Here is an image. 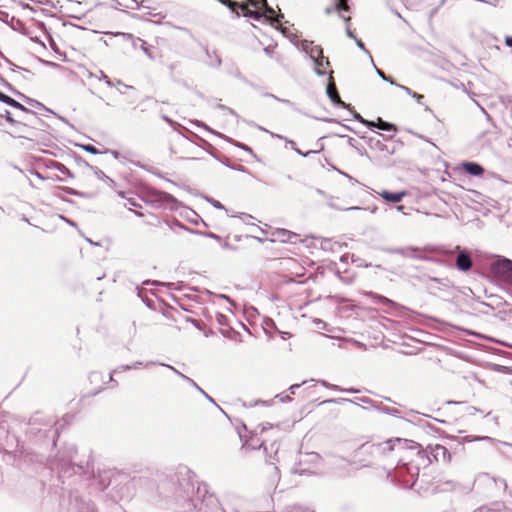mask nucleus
<instances>
[{
    "instance_id": "nucleus-1",
    "label": "nucleus",
    "mask_w": 512,
    "mask_h": 512,
    "mask_svg": "<svg viewBox=\"0 0 512 512\" xmlns=\"http://www.w3.org/2000/svg\"><path fill=\"white\" fill-rule=\"evenodd\" d=\"M419 448L420 444L402 438H392L379 443L365 442L353 451L350 458L339 457L340 460L354 466L356 470L382 465L387 460L397 461L394 471L387 470V478L394 485L410 489L412 488L419 474L417 466L403 461V452L407 448Z\"/></svg>"
},
{
    "instance_id": "nucleus-2",
    "label": "nucleus",
    "mask_w": 512,
    "mask_h": 512,
    "mask_svg": "<svg viewBox=\"0 0 512 512\" xmlns=\"http://www.w3.org/2000/svg\"><path fill=\"white\" fill-rule=\"evenodd\" d=\"M76 455V446L74 444H67L59 449L54 456L47 458L48 468L51 471L57 472L62 484H65V479L71 477L90 480L94 476V467L90 461L91 456H88V460L83 464V462L74 461Z\"/></svg>"
},
{
    "instance_id": "nucleus-3",
    "label": "nucleus",
    "mask_w": 512,
    "mask_h": 512,
    "mask_svg": "<svg viewBox=\"0 0 512 512\" xmlns=\"http://www.w3.org/2000/svg\"><path fill=\"white\" fill-rule=\"evenodd\" d=\"M40 418L33 416L29 423L27 435L35 444L56 447V441L59 437V429L56 427V421L49 419L46 423L40 424Z\"/></svg>"
},
{
    "instance_id": "nucleus-4",
    "label": "nucleus",
    "mask_w": 512,
    "mask_h": 512,
    "mask_svg": "<svg viewBox=\"0 0 512 512\" xmlns=\"http://www.w3.org/2000/svg\"><path fill=\"white\" fill-rule=\"evenodd\" d=\"M381 250L388 254H397L404 258H410L421 261H428L438 265H444L451 267V263L446 258L433 257L425 253H436L439 251V247L426 245L424 247L417 246H406V247H383Z\"/></svg>"
},
{
    "instance_id": "nucleus-5",
    "label": "nucleus",
    "mask_w": 512,
    "mask_h": 512,
    "mask_svg": "<svg viewBox=\"0 0 512 512\" xmlns=\"http://www.w3.org/2000/svg\"><path fill=\"white\" fill-rule=\"evenodd\" d=\"M144 201L156 209H170L176 211L180 202L170 193L154 188L147 189Z\"/></svg>"
},
{
    "instance_id": "nucleus-6",
    "label": "nucleus",
    "mask_w": 512,
    "mask_h": 512,
    "mask_svg": "<svg viewBox=\"0 0 512 512\" xmlns=\"http://www.w3.org/2000/svg\"><path fill=\"white\" fill-rule=\"evenodd\" d=\"M379 136L389 143L386 144L375 137L363 136L362 138L366 140V143L370 149L383 153L385 157H389L395 154L404 147V143L399 139L395 140L393 135H384L379 133Z\"/></svg>"
},
{
    "instance_id": "nucleus-7",
    "label": "nucleus",
    "mask_w": 512,
    "mask_h": 512,
    "mask_svg": "<svg viewBox=\"0 0 512 512\" xmlns=\"http://www.w3.org/2000/svg\"><path fill=\"white\" fill-rule=\"evenodd\" d=\"M437 254H441L444 256H452L456 255L455 260V268L459 270L460 272H468L471 270L473 266V259L471 252L467 250L466 248H462L461 246L457 245L452 250H447L444 248L439 247V251L436 252Z\"/></svg>"
},
{
    "instance_id": "nucleus-8",
    "label": "nucleus",
    "mask_w": 512,
    "mask_h": 512,
    "mask_svg": "<svg viewBox=\"0 0 512 512\" xmlns=\"http://www.w3.org/2000/svg\"><path fill=\"white\" fill-rule=\"evenodd\" d=\"M237 433L242 441L241 449L245 450H258L263 448L265 453L268 452V446L266 445V439H259L257 437V430L248 431L247 426L242 423L241 427L237 428Z\"/></svg>"
},
{
    "instance_id": "nucleus-9",
    "label": "nucleus",
    "mask_w": 512,
    "mask_h": 512,
    "mask_svg": "<svg viewBox=\"0 0 512 512\" xmlns=\"http://www.w3.org/2000/svg\"><path fill=\"white\" fill-rule=\"evenodd\" d=\"M407 450H416L417 454L420 456H426L429 463L433 461L439 462L442 461L444 463H449L451 461V453L450 451L443 445H429L426 450L422 448L420 445L419 448H411L408 446Z\"/></svg>"
},
{
    "instance_id": "nucleus-10",
    "label": "nucleus",
    "mask_w": 512,
    "mask_h": 512,
    "mask_svg": "<svg viewBox=\"0 0 512 512\" xmlns=\"http://www.w3.org/2000/svg\"><path fill=\"white\" fill-rule=\"evenodd\" d=\"M490 271L495 276L512 283V260L503 256H497L490 263Z\"/></svg>"
},
{
    "instance_id": "nucleus-11",
    "label": "nucleus",
    "mask_w": 512,
    "mask_h": 512,
    "mask_svg": "<svg viewBox=\"0 0 512 512\" xmlns=\"http://www.w3.org/2000/svg\"><path fill=\"white\" fill-rule=\"evenodd\" d=\"M326 95L335 107L342 108V109H350L351 108V104L345 103L344 101H342V99L339 96V93H338V90H337V87H336V84H335V81L333 78V71L329 72V79H328V83L326 85Z\"/></svg>"
},
{
    "instance_id": "nucleus-12",
    "label": "nucleus",
    "mask_w": 512,
    "mask_h": 512,
    "mask_svg": "<svg viewBox=\"0 0 512 512\" xmlns=\"http://www.w3.org/2000/svg\"><path fill=\"white\" fill-rule=\"evenodd\" d=\"M103 153H111L113 158L114 159H120V162L122 164H126V163H131L132 165L136 166V167H139L147 172H150L152 174H154L155 176L159 177V178H165L163 173L160 172L158 169L154 168L153 166H149L147 164H143L141 163L140 161H134V160H128L127 156L126 155H121V153L117 150H110V149H105L103 151Z\"/></svg>"
},
{
    "instance_id": "nucleus-13",
    "label": "nucleus",
    "mask_w": 512,
    "mask_h": 512,
    "mask_svg": "<svg viewBox=\"0 0 512 512\" xmlns=\"http://www.w3.org/2000/svg\"><path fill=\"white\" fill-rule=\"evenodd\" d=\"M476 483L478 486L483 485L488 488H494L497 491L506 492L508 489L507 482L504 478H496L493 476H490L488 473H484L479 475L476 478Z\"/></svg>"
},
{
    "instance_id": "nucleus-14",
    "label": "nucleus",
    "mask_w": 512,
    "mask_h": 512,
    "mask_svg": "<svg viewBox=\"0 0 512 512\" xmlns=\"http://www.w3.org/2000/svg\"><path fill=\"white\" fill-rule=\"evenodd\" d=\"M71 504L77 512H97L94 503L85 497L70 494Z\"/></svg>"
},
{
    "instance_id": "nucleus-15",
    "label": "nucleus",
    "mask_w": 512,
    "mask_h": 512,
    "mask_svg": "<svg viewBox=\"0 0 512 512\" xmlns=\"http://www.w3.org/2000/svg\"><path fill=\"white\" fill-rule=\"evenodd\" d=\"M166 367L172 370L177 376H179L181 379L187 382L190 386L195 388L197 392L201 393L205 397V399H207L210 403L216 405L215 400L210 395H208L192 378L181 373L179 370H177L175 367L171 365H166Z\"/></svg>"
},
{
    "instance_id": "nucleus-16",
    "label": "nucleus",
    "mask_w": 512,
    "mask_h": 512,
    "mask_svg": "<svg viewBox=\"0 0 512 512\" xmlns=\"http://www.w3.org/2000/svg\"><path fill=\"white\" fill-rule=\"evenodd\" d=\"M8 91L11 92L12 94H14L15 96L19 97L20 99H22L29 106L43 109L49 113H54L50 108H47L43 103L39 102L38 100H36L34 98H31V97L25 95L24 93L17 90L13 85H12V89L8 90Z\"/></svg>"
},
{
    "instance_id": "nucleus-17",
    "label": "nucleus",
    "mask_w": 512,
    "mask_h": 512,
    "mask_svg": "<svg viewBox=\"0 0 512 512\" xmlns=\"http://www.w3.org/2000/svg\"><path fill=\"white\" fill-rule=\"evenodd\" d=\"M5 104L10 106V107H12V108H15L17 110H20V111L24 112L25 114L32 115L38 121V123L41 126H45V127L48 126L43 120H41L40 118L37 117L36 112H34L33 110L27 108L22 103H20L19 101L13 99L12 97L9 96Z\"/></svg>"
},
{
    "instance_id": "nucleus-18",
    "label": "nucleus",
    "mask_w": 512,
    "mask_h": 512,
    "mask_svg": "<svg viewBox=\"0 0 512 512\" xmlns=\"http://www.w3.org/2000/svg\"><path fill=\"white\" fill-rule=\"evenodd\" d=\"M273 235L276 236L281 242L290 243V244H295L299 237L298 234L291 232L289 230L283 229V228L277 229L273 233Z\"/></svg>"
},
{
    "instance_id": "nucleus-19",
    "label": "nucleus",
    "mask_w": 512,
    "mask_h": 512,
    "mask_svg": "<svg viewBox=\"0 0 512 512\" xmlns=\"http://www.w3.org/2000/svg\"><path fill=\"white\" fill-rule=\"evenodd\" d=\"M379 195L387 203L397 204V203L401 202L402 199L406 196V191L393 192V191L383 190L382 192L379 193Z\"/></svg>"
},
{
    "instance_id": "nucleus-20",
    "label": "nucleus",
    "mask_w": 512,
    "mask_h": 512,
    "mask_svg": "<svg viewBox=\"0 0 512 512\" xmlns=\"http://www.w3.org/2000/svg\"><path fill=\"white\" fill-rule=\"evenodd\" d=\"M462 168L465 173H467L471 176L479 177V176H482L484 173V168L482 167V165H480L477 162H473V161L463 162Z\"/></svg>"
},
{
    "instance_id": "nucleus-21",
    "label": "nucleus",
    "mask_w": 512,
    "mask_h": 512,
    "mask_svg": "<svg viewBox=\"0 0 512 512\" xmlns=\"http://www.w3.org/2000/svg\"><path fill=\"white\" fill-rule=\"evenodd\" d=\"M44 165L48 169H55L58 172L66 175L69 178H74V174L70 171V169H68L61 162H58V161H55V160H51V159H47V160H44Z\"/></svg>"
},
{
    "instance_id": "nucleus-22",
    "label": "nucleus",
    "mask_w": 512,
    "mask_h": 512,
    "mask_svg": "<svg viewBox=\"0 0 512 512\" xmlns=\"http://www.w3.org/2000/svg\"><path fill=\"white\" fill-rule=\"evenodd\" d=\"M507 512V505L506 503L502 501H495L491 503V505H483L477 509H475L473 512Z\"/></svg>"
},
{
    "instance_id": "nucleus-23",
    "label": "nucleus",
    "mask_w": 512,
    "mask_h": 512,
    "mask_svg": "<svg viewBox=\"0 0 512 512\" xmlns=\"http://www.w3.org/2000/svg\"><path fill=\"white\" fill-rule=\"evenodd\" d=\"M242 15L246 18L253 19L255 21H265L266 16L271 14L266 13L265 11L251 10L247 6H244L242 10Z\"/></svg>"
},
{
    "instance_id": "nucleus-24",
    "label": "nucleus",
    "mask_w": 512,
    "mask_h": 512,
    "mask_svg": "<svg viewBox=\"0 0 512 512\" xmlns=\"http://www.w3.org/2000/svg\"><path fill=\"white\" fill-rule=\"evenodd\" d=\"M366 295L371 297L375 304H382L389 307L396 306V302L383 295L374 293L372 291L367 292Z\"/></svg>"
},
{
    "instance_id": "nucleus-25",
    "label": "nucleus",
    "mask_w": 512,
    "mask_h": 512,
    "mask_svg": "<svg viewBox=\"0 0 512 512\" xmlns=\"http://www.w3.org/2000/svg\"><path fill=\"white\" fill-rule=\"evenodd\" d=\"M308 57L315 65L314 72L316 75H318V76H325L327 74L329 75V72H326L325 70L321 69V67L324 66V56L316 57L314 54H309Z\"/></svg>"
},
{
    "instance_id": "nucleus-26",
    "label": "nucleus",
    "mask_w": 512,
    "mask_h": 512,
    "mask_svg": "<svg viewBox=\"0 0 512 512\" xmlns=\"http://www.w3.org/2000/svg\"><path fill=\"white\" fill-rule=\"evenodd\" d=\"M0 115L2 116V119L4 118L9 124H11L13 126L21 127L22 128V130H21L22 132H25L24 130H28L29 129L28 125L23 123L22 120H16L12 116V113L9 110H5L4 113H1Z\"/></svg>"
},
{
    "instance_id": "nucleus-27",
    "label": "nucleus",
    "mask_w": 512,
    "mask_h": 512,
    "mask_svg": "<svg viewBox=\"0 0 512 512\" xmlns=\"http://www.w3.org/2000/svg\"><path fill=\"white\" fill-rule=\"evenodd\" d=\"M278 450H279V444L276 440H274L270 446L268 447V451H271L274 453V455H267L268 459H267V462L270 464V465H275V462H273L272 460H276V456L278 454ZM268 454V452L266 453ZM274 471H275V474L276 476L279 474V469L277 466H274L273 467Z\"/></svg>"
},
{
    "instance_id": "nucleus-28",
    "label": "nucleus",
    "mask_w": 512,
    "mask_h": 512,
    "mask_svg": "<svg viewBox=\"0 0 512 512\" xmlns=\"http://www.w3.org/2000/svg\"><path fill=\"white\" fill-rule=\"evenodd\" d=\"M197 125L200 126V127H203L204 129L208 130L209 132L215 134L216 136L224 139L226 142H228L229 144H231V145H233V146H235L237 148H239V146L241 144V142H239V141H236V140H234V139H232V138H230V137H228V136H226V135H224V134H222L220 132H216V131L212 130L205 123H203L201 121H197Z\"/></svg>"
},
{
    "instance_id": "nucleus-29",
    "label": "nucleus",
    "mask_w": 512,
    "mask_h": 512,
    "mask_svg": "<svg viewBox=\"0 0 512 512\" xmlns=\"http://www.w3.org/2000/svg\"><path fill=\"white\" fill-rule=\"evenodd\" d=\"M197 125L200 126V127H203L204 129L208 130L209 132L215 134L216 136L224 139L226 142H228L229 144H231V145H233V146H235L237 148H239V146L241 144V142H239V141H236V140H234V139H232V138H230V137H228V136H226V135H224V134H222L220 132H216V131L212 130L205 123H203L201 121H197Z\"/></svg>"
},
{
    "instance_id": "nucleus-30",
    "label": "nucleus",
    "mask_w": 512,
    "mask_h": 512,
    "mask_svg": "<svg viewBox=\"0 0 512 512\" xmlns=\"http://www.w3.org/2000/svg\"><path fill=\"white\" fill-rule=\"evenodd\" d=\"M438 485L434 488L437 491L440 492H447V491H453L458 486V483H456L453 480H437Z\"/></svg>"
},
{
    "instance_id": "nucleus-31",
    "label": "nucleus",
    "mask_w": 512,
    "mask_h": 512,
    "mask_svg": "<svg viewBox=\"0 0 512 512\" xmlns=\"http://www.w3.org/2000/svg\"><path fill=\"white\" fill-rule=\"evenodd\" d=\"M207 57L210 59L208 65L213 68H219L222 64V59L216 51H210L208 47H204Z\"/></svg>"
},
{
    "instance_id": "nucleus-32",
    "label": "nucleus",
    "mask_w": 512,
    "mask_h": 512,
    "mask_svg": "<svg viewBox=\"0 0 512 512\" xmlns=\"http://www.w3.org/2000/svg\"><path fill=\"white\" fill-rule=\"evenodd\" d=\"M246 2L255 8L261 9L266 13L273 14L274 9L268 4L267 0H246Z\"/></svg>"
},
{
    "instance_id": "nucleus-33",
    "label": "nucleus",
    "mask_w": 512,
    "mask_h": 512,
    "mask_svg": "<svg viewBox=\"0 0 512 512\" xmlns=\"http://www.w3.org/2000/svg\"><path fill=\"white\" fill-rule=\"evenodd\" d=\"M192 135L197 139L198 142H195V145L201 147L202 149H204L208 154L209 152L211 153H217V150L216 148L210 143L208 142L207 140H205L204 138L198 136L197 134L195 133H192Z\"/></svg>"
},
{
    "instance_id": "nucleus-34",
    "label": "nucleus",
    "mask_w": 512,
    "mask_h": 512,
    "mask_svg": "<svg viewBox=\"0 0 512 512\" xmlns=\"http://www.w3.org/2000/svg\"><path fill=\"white\" fill-rule=\"evenodd\" d=\"M218 1L221 4H223L224 6H226L231 12L236 13L238 17L240 16V13L238 12V10L242 11L245 6L244 3L237 2V1H229V0H218Z\"/></svg>"
},
{
    "instance_id": "nucleus-35",
    "label": "nucleus",
    "mask_w": 512,
    "mask_h": 512,
    "mask_svg": "<svg viewBox=\"0 0 512 512\" xmlns=\"http://www.w3.org/2000/svg\"><path fill=\"white\" fill-rule=\"evenodd\" d=\"M148 0H142L140 2L141 4V7L139 10L142 11V17L143 18H146L147 16H153V17H156V16H159L161 19H163L165 16L162 15L160 12L156 13L154 12L155 9L152 8L151 6H148V5H145L144 3L147 2Z\"/></svg>"
},
{
    "instance_id": "nucleus-36",
    "label": "nucleus",
    "mask_w": 512,
    "mask_h": 512,
    "mask_svg": "<svg viewBox=\"0 0 512 512\" xmlns=\"http://www.w3.org/2000/svg\"><path fill=\"white\" fill-rule=\"evenodd\" d=\"M92 478L94 481L98 482L100 490H104L110 485V471H105L103 474H100L98 479L94 478V476H92L91 479Z\"/></svg>"
},
{
    "instance_id": "nucleus-37",
    "label": "nucleus",
    "mask_w": 512,
    "mask_h": 512,
    "mask_svg": "<svg viewBox=\"0 0 512 512\" xmlns=\"http://www.w3.org/2000/svg\"><path fill=\"white\" fill-rule=\"evenodd\" d=\"M377 129L386 131V132H392V133L397 132V126L394 123L385 121L381 118H378Z\"/></svg>"
},
{
    "instance_id": "nucleus-38",
    "label": "nucleus",
    "mask_w": 512,
    "mask_h": 512,
    "mask_svg": "<svg viewBox=\"0 0 512 512\" xmlns=\"http://www.w3.org/2000/svg\"><path fill=\"white\" fill-rule=\"evenodd\" d=\"M190 213L192 216L186 215L188 222L195 226L203 225L204 227H209V225L194 210L190 209Z\"/></svg>"
},
{
    "instance_id": "nucleus-39",
    "label": "nucleus",
    "mask_w": 512,
    "mask_h": 512,
    "mask_svg": "<svg viewBox=\"0 0 512 512\" xmlns=\"http://www.w3.org/2000/svg\"><path fill=\"white\" fill-rule=\"evenodd\" d=\"M91 171H93L94 175L101 181L108 182L109 184H115V181L108 177L101 169H99L96 166H92L90 168Z\"/></svg>"
},
{
    "instance_id": "nucleus-40",
    "label": "nucleus",
    "mask_w": 512,
    "mask_h": 512,
    "mask_svg": "<svg viewBox=\"0 0 512 512\" xmlns=\"http://www.w3.org/2000/svg\"><path fill=\"white\" fill-rule=\"evenodd\" d=\"M151 365H161V366H165L167 364L165 363H162V362H158V361H147L146 363L142 362V361H135L133 364L130 365V370L132 369H138V368H147Z\"/></svg>"
},
{
    "instance_id": "nucleus-41",
    "label": "nucleus",
    "mask_w": 512,
    "mask_h": 512,
    "mask_svg": "<svg viewBox=\"0 0 512 512\" xmlns=\"http://www.w3.org/2000/svg\"><path fill=\"white\" fill-rule=\"evenodd\" d=\"M58 189L63 191V192H65L68 195L78 196V197H82V198H87L88 197L87 193L79 191V190H76V189L71 188V187L59 186Z\"/></svg>"
},
{
    "instance_id": "nucleus-42",
    "label": "nucleus",
    "mask_w": 512,
    "mask_h": 512,
    "mask_svg": "<svg viewBox=\"0 0 512 512\" xmlns=\"http://www.w3.org/2000/svg\"><path fill=\"white\" fill-rule=\"evenodd\" d=\"M138 297L141 298L142 302L145 304V306L151 310H156L155 300L148 296H143L142 292L138 290Z\"/></svg>"
},
{
    "instance_id": "nucleus-43",
    "label": "nucleus",
    "mask_w": 512,
    "mask_h": 512,
    "mask_svg": "<svg viewBox=\"0 0 512 512\" xmlns=\"http://www.w3.org/2000/svg\"><path fill=\"white\" fill-rule=\"evenodd\" d=\"M219 332L228 339H235L237 336H240V333L233 328H221Z\"/></svg>"
},
{
    "instance_id": "nucleus-44",
    "label": "nucleus",
    "mask_w": 512,
    "mask_h": 512,
    "mask_svg": "<svg viewBox=\"0 0 512 512\" xmlns=\"http://www.w3.org/2000/svg\"><path fill=\"white\" fill-rule=\"evenodd\" d=\"M373 67L375 68V71L377 73V75L385 82H388L390 83L391 85H397V83L395 82V80L391 77V76H388L386 75L381 69H379L375 63L373 62L372 63Z\"/></svg>"
},
{
    "instance_id": "nucleus-45",
    "label": "nucleus",
    "mask_w": 512,
    "mask_h": 512,
    "mask_svg": "<svg viewBox=\"0 0 512 512\" xmlns=\"http://www.w3.org/2000/svg\"><path fill=\"white\" fill-rule=\"evenodd\" d=\"M139 0H123L122 7L131 10H138L141 7Z\"/></svg>"
},
{
    "instance_id": "nucleus-46",
    "label": "nucleus",
    "mask_w": 512,
    "mask_h": 512,
    "mask_svg": "<svg viewBox=\"0 0 512 512\" xmlns=\"http://www.w3.org/2000/svg\"><path fill=\"white\" fill-rule=\"evenodd\" d=\"M279 30L285 37L289 38V40L298 47L297 36L295 34H291L289 28L281 26Z\"/></svg>"
},
{
    "instance_id": "nucleus-47",
    "label": "nucleus",
    "mask_w": 512,
    "mask_h": 512,
    "mask_svg": "<svg viewBox=\"0 0 512 512\" xmlns=\"http://www.w3.org/2000/svg\"><path fill=\"white\" fill-rule=\"evenodd\" d=\"M77 146L92 155H98L103 153L92 144H77Z\"/></svg>"
},
{
    "instance_id": "nucleus-48",
    "label": "nucleus",
    "mask_w": 512,
    "mask_h": 512,
    "mask_svg": "<svg viewBox=\"0 0 512 512\" xmlns=\"http://www.w3.org/2000/svg\"><path fill=\"white\" fill-rule=\"evenodd\" d=\"M277 101H278V102H280V103H283V104H285V105H287V106H289V107H291L294 111H296V112H298V113H301V114H303V115H305V116H307V117H311L308 113L301 111V110H300V109L295 105V103H293L292 101H290V100H288V99L278 98V100H277Z\"/></svg>"
},
{
    "instance_id": "nucleus-49",
    "label": "nucleus",
    "mask_w": 512,
    "mask_h": 512,
    "mask_svg": "<svg viewBox=\"0 0 512 512\" xmlns=\"http://www.w3.org/2000/svg\"><path fill=\"white\" fill-rule=\"evenodd\" d=\"M283 18H284V14L281 13V11L276 12L274 10L273 14L266 16L265 21L273 22V23H278V22H281Z\"/></svg>"
},
{
    "instance_id": "nucleus-50",
    "label": "nucleus",
    "mask_w": 512,
    "mask_h": 512,
    "mask_svg": "<svg viewBox=\"0 0 512 512\" xmlns=\"http://www.w3.org/2000/svg\"><path fill=\"white\" fill-rule=\"evenodd\" d=\"M314 119L320 120V121H323V122H327V123H337V124L341 125L342 127H344L345 129L354 132L352 127H350V126H348L346 124H343L342 122L338 121L335 118H329V117L319 118V117H314Z\"/></svg>"
},
{
    "instance_id": "nucleus-51",
    "label": "nucleus",
    "mask_w": 512,
    "mask_h": 512,
    "mask_svg": "<svg viewBox=\"0 0 512 512\" xmlns=\"http://www.w3.org/2000/svg\"><path fill=\"white\" fill-rule=\"evenodd\" d=\"M205 200L209 204H211L215 209L224 210V211L227 212V209L225 208V206L220 201L214 199L213 197L205 196Z\"/></svg>"
},
{
    "instance_id": "nucleus-52",
    "label": "nucleus",
    "mask_w": 512,
    "mask_h": 512,
    "mask_svg": "<svg viewBox=\"0 0 512 512\" xmlns=\"http://www.w3.org/2000/svg\"><path fill=\"white\" fill-rule=\"evenodd\" d=\"M350 11V5L346 3L344 0H336V12L343 13V12H349Z\"/></svg>"
},
{
    "instance_id": "nucleus-53",
    "label": "nucleus",
    "mask_w": 512,
    "mask_h": 512,
    "mask_svg": "<svg viewBox=\"0 0 512 512\" xmlns=\"http://www.w3.org/2000/svg\"><path fill=\"white\" fill-rule=\"evenodd\" d=\"M325 403L343 404V403H356V401L352 400V399H348V398H333V399H328V400H325L322 402V404H325Z\"/></svg>"
},
{
    "instance_id": "nucleus-54",
    "label": "nucleus",
    "mask_w": 512,
    "mask_h": 512,
    "mask_svg": "<svg viewBox=\"0 0 512 512\" xmlns=\"http://www.w3.org/2000/svg\"><path fill=\"white\" fill-rule=\"evenodd\" d=\"M209 155L211 157H213L216 161L220 162L221 164H223L224 166L230 168L231 167V163L229 162L228 158L227 157H220L218 155V153H211L209 152Z\"/></svg>"
},
{
    "instance_id": "nucleus-55",
    "label": "nucleus",
    "mask_w": 512,
    "mask_h": 512,
    "mask_svg": "<svg viewBox=\"0 0 512 512\" xmlns=\"http://www.w3.org/2000/svg\"><path fill=\"white\" fill-rule=\"evenodd\" d=\"M73 159L78 166H84L89 169L92 167V165H90L82 156L76 153L73 154Z\"/></svg>"
},
{
    "instance_id": "nucleus-56",
    "label": "nucleus",
    "mask_w": 512,
    "mask_h": 512,
    "mask_svg": "<svg viewBox=\"0 0 512 512\" xmlns=\"http://www.w3.org/2000/svg\"><path fill=\"white\" fill-rule=\"evenodd\" d=\"M138 41L141 43V50H142V51H143V52H144V53H145V54H146L150 59H154L155 57H154V55H153V54H152V52H151V48H152V47L148 46V45H147V43H146L144 40L140 39V38H138Z\"/></svg>"
},
{
    "instance_id": "nucleus-57",
    "label": "nucleus",
    "mask_w": 512,
    "mask_h": 512,
    "mask_svg": "<svg viewBox=\"0 0 512 512\" xmlns=\"http://www.w3.org/2000/svg\"><path fill=\"white\" fill-rule=\"evenodd\" d=\"M216 322L221 326V327H225V326H228V317L220 312H217L216 313Z\"/></svg>"
},
{
    "instance_id": "nucleus-58",
    "label": "nucleus",
    "mask_w": 512,
    "mask_h": 512,
    "mask_svg": "<svg viewBox=\"0 0 512 512\" xmlns=\"http://www.w3.org/2000/svg\"><path fill=\"white\" fill-rule=\"evenodd\" d=\"M383 413L387 415L394 416L396 418H402L401 411L396 408H391L386 406V408H383Z\"/></svg>"
},
{
    "instance_id": "nucleus-59",
    "label": "nucleus",
    "mask_w": 512,
    "mask_h": 512,
    "mask_svg": "<svg viewBox=\"0 0 512 512\" xmlns=\"http://www.w3.org/2000/svg\"><path fill=\"white\" fill-rule=\"evenodd\" d=\"M355 43L357 45L358 48H360L365 54H367L371 60V63H373V57L371 55V53L369 52V50L365 47V44L363 43V41L361 39H359L358 37L355 38Z\"/></svg>"
},
{
    "instance_id": "nucleus-60",
    "label": "nucleus",
    "mask_w": 512,
    "mask_h": 512,
    "mask_svg": "<svg viewBox=\"0 0 512 512\" xmlns=\"http://www.w3.org/2000/svg\"><path fill=\"white\" fill-rule=\"evenodd\" d=\"M361 408L364 410L371 408V409H374V410H377V411H380L383 413V408H386V406L383 405L382 402L373 400V404H370V407L361 406Z\"/></svg>"
},
{
    "instance_id": "nucleus-61",
    "label": "nucleus",
    "mask_w": 512,
    "mask_h": 512,
    "mask_svg": "<svg viewBox=\"0 0 512 512\" xmlns=\"http://www.w3.org/2000/svg\"><path fill=\"white\" fill-rule=\"evenodd\" d=\"M361 408L364 410L371 408V409H374V410H377V411H380L383 413V408H386V406L383 405L382 402L373 400V404H370V407L361 406Z\"/></svg>"
},
{
    "instance_id": "nucleus-62",
    "label": "nucleus",
    "mask_w": 512,
    "mask_h": 512,
    "mask_svg": "<svg viewBox=\"0 0 512 512\" xmlns=\"http://www.w3.org/2000/svg\"><path fill=\"white\" fill-rule=\"evenodd\" d=\"M186 321L191 323L198 330H203L204 327H205V324L202 321L196 320V319L191 318V317H187Z\"/></svg>"
},
{
    "instance_id": "nucleus-63",
    "label": "nucleus",
    "mask_w": 512,
    "mask_h": 512,
    "mask_svg": "<svg viewBox=\"0 0 512 512\" xmlns=\"http://www.w3.org/2000/svg\"><path fill=\"white\" fill-rule=\"evenodd\" d=\"M286 512H315V511L309 507L292 506L289 509H287Z\"/></svg>"
},
{
    "instance_id": "nucleus-64",
    "label": "nucleus",
    "mask_w": 512,
    "mask_h": 512,
    "mask_svg": "<svg viewBox=\"0 0 512 512\" xmlns=\"http://www.w3.org/2000/svg\"><path fill=\"white\" fill-rule=\"evenodd\" d=\"M320 249L324 251L332 250V241L330 239H321Z\"/></svg>"
}]
</instances>
